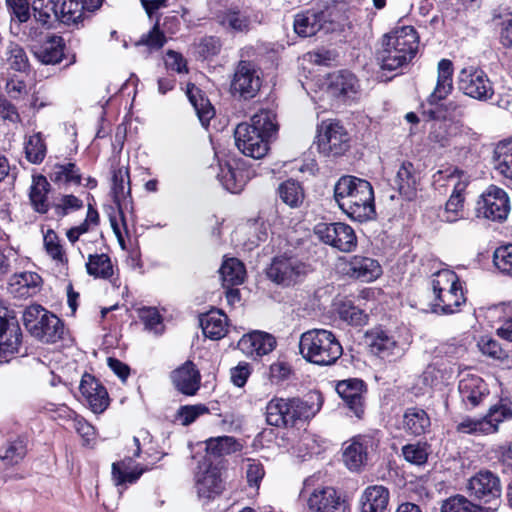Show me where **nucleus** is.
Returning a JSON list of instances; mask_svg holds the SVG:
<instances>
[{
  "label": "nucleus",
  "mask_w": 512,
  "mask_h": 512,
  "mask_svg": "<svg viewBox=\"0 0 512 512\" xmlns=\"http://www.w3.org/2000/svg\"><path fill=\"white\" fill-rule=\"evenodd\" d=\"M334 199L352 220L364 222L375 215L372 185L355 176H342L334 185Z\"/></svg>",
  "instance_id": "nucleus-1"
},
{
  "label": "nucleus",
  "mask_w": 512,
  "mask_h": 512,
  "mask_svg": "<svg viewBox=\"0 0 512 512\" xmlns=\"http://www.w3.org/2000/svg\"><path fill=\"white\" fill-rule=\"evenodd\" d=\"M276 114L261 109L251 117V123H240L234 130L237 148L253 159L263 158L269 151L270 138L277 132Z\"/></svg>",
  "instance_id": "nucleus-2"
},
{
  "label": "nucleus",
  "mask_w": 512,
  "mask_h": 512,
  "mask_svg": "<svg viewBox=\"0 0 512 512\" xmlns=\"http://www.w3.org/2000/svg\"><path fill=\"white\" fill-rule=\"evenodd\" d=\"M419 36L413 26H399L386 33L377 61L382 70L396 71L408 66L415 58Z\"/></svg>",
  "instance_id": "nucleus-3"
},
{
  "label": "nucleus",
  "mask_w": 512,
  "mask_h": 512,
  "mask_svg": "<svg viewBox=\"0 0 512 512\" xmlns=\"http://www.w3.org/2000/svg\"><path fill=\"white\" fill-rule=\"evenodd\" d=\"M322 404L319 394L310 395L307 399L273 397L266 405V421L279 428L294 427L298 422L313 418Z\"/></svg>",
  "instance_id": "nucleus-4"
},
{
  "label": "nucleus",
  "mask_w": 512,
  "mask_h": 512,
  "mask_svg": "<svg viewBox=\"0 0 512 512\" xmlns=\"http://www.w3.org/2000/svg\"><path fill=\"white\" fill-rule=\"evenodd\" d=\"M299 354L318 366H330L342 356L343 348L335 334L326 329H310L299 338Z\"/></svg>",
  "instance_id": "nucleus-5"
},
{
  "label": "nucleus",
  "mask_w": 512,
  "mask_h": 512,
  "mask_svg": "<svg viewBox=\"0 0 512 512\" xmlns=\"http://www.w3.org/2000/svg\"><path fill=\"white\" fill-rule=\"evenodd\" d=\"M432 311L449 315L456 313L465 304L466 298L459 277L454 271L443 269L432 276Z\"/></svg>",
  "instance_id": "nucleus-6"
},
{
  "label": "nucleus",
  "mask_w": 512,
  "mask_h": 512,
  "mask_svg": "<svg viewBox=\"0 0 512 512\" xmlns=\"http://www.w3.org/2000/svg\"><path fill=\"white\" fill-rule=\"evenodd\" d=\"M365 342L373 355L388 362L400 359L407 350L406 343L400 342L393 332L381 327L366 331Z\"/></svg>",
  "instance_id": "nucleus-7"
},
{
  "label": "nucleus",
  "mask_w": 512,
  "mask_h": 512,
  "mask_svg": "<svg viewBox=\"0 0 512 512\" xmlns=\"http://www.w3.org/2000/svg\"><path fill=\"white\" fill-rule=\"evenodd\" d=\"M317 145L325 156H340L350 147V136L339 121L325 120L318 127Z\"/></svg>",
  "instance_id": "nucleus-8"
},
{
  "label": "nucleus",
  "mask_w": 512,
  "mask_h": 512,
  "mask_svg": "<svg viewBox=\"0 0 512 512\" xmlns=\"http://www.w3.org/2000/svg\"><path fill=\"white\" fill-rule=\"evenodd\" d=\"M309 272V266L295 256L281 255L273 258L267 268V277L282 286H291L301 281Z\"/></svg>",
  "instance_id": "nucleus-9"
},
{
  "label": "nucleus",
  "mask_w": 512,
  "mask_h": 512,
  "mask_svg": "<svg viewBox=\"0 0 512 512\" xmlns=\"http://www.w3.org/2000/svg\"><path fill=\"white\" fill-rule=\"evenodd\" d=\"M457 84L464 95L478 101H487L494 95L493 85L489 77L481 68L476 66L462 68L458 73Z\"/></svg>",
  "instance_id": "nucleus-10"
},
{
  "label": "nucleus",
  "mask_w": 512,
  "mask_h": 512,
  "mask_svg": "<svg viewBox=\"0 0 512 512\" xmlns=\"http://www.w3.org/2000/svg\"><path fill=\"white\" fill-rule=\"evenodd\" d=\"M336 13L331 8L308 10L294 18V31L301 37H311L319 31L329 33L336 28Z\"/></svg>",
  "instance_id": "nucleus-11"
},
{
  "label": "nucleus",
  "mask_w": 512,
  "mask_h": 512,
  "mask_svg": "<svg viewBox=\"0 0 512 512\" xmlns=\"http://www.w3.org/2000/svg\"><path fill=\"white\" fill-rule=\"evenodd\" d=\"M261 85V72L257 65L251 61H239L231 82L232 92L244 100H249L258 94Z\"/></svg>",
  "instance_id": "nucleus-12"
},
{
  "label": "nucleus",
  "mask_w": 512,
  "mask_h": 512,
  "mask_svg": "<svg viewBox=\"0 0 512 512\" xmlns=\"http://www.w3.org/2000/svg\"><path fill=\"white\" fill-rule=\"evenodd\" d=\"M470 494L488 507H495V511L500 505V496L502 492L499 477L489 470H481L472 476L468 483Z\"/></svg>",
  "instance_id": "nucleus-13"
},
{
  "label": "nucleus",
  "mask_w": 512,
  "mask_h": 512,
  "mask_svg": "<svg viewBox=\"0 0 512 512\" xmlns=\"http://www.w3.org/2000/svg\"><path fill=\"white\" fill-rule=\"evenodd\" d=\"M314 232L322 242L342 252H350L357 245L354 230L342 222L319 223L315 226Z\"/></svg>",
  "instance_id": "nucleus-14"
},
{
  "label": "nucleus",
  "mask_w": 512,
  "mask_h": 512,
  "mask_svg": "<svg viewBox=\"0 0 512 512\" xmlns=\"http://www.w3.org/2000/svg\"><path fill=\"white\" fill-rule=\"evenodd\" d=\"M510 210L507 193L497 187L490 186L477 202L478 215L493 221L506 219Z\"/></svg>",
  "instance_id": "nucleus-15"
},
{
  "label": "nucleus",
  "mask_w": 512,
  "mask_h": 512,
  "mask_svg": "<svg viewBox=\"0 0 512 512\" xmlns=\"http://www.w3.org/2000/svg\"><path fill=\"white\" fill-rule=\"evenodd\" d=\"M23 348V334L14 318L0 317V358L8 362Z\"/></svg>",
  "instance_id": "nucleus-16"
},
{
  "label": "nucleus",
  "mask_w": 512,
  "mask_h": 512,
  "mask_svg": "<svg viewBox=\"0 0 512 512\" xmlns=\"http://www.w3.org/2000/svg\"><path fill=\"white\" fill-rule=\"evenodd\" d=\"M326 93L335 99L346 101L353 98L359 89L358 80L349 71H337L328 75L325 82Z\"/></svg>",
  "instance_id": "nucleus-17"
},
{
  "label": "nucleus",
  "mask_w": 512,
  "mask_h": 512,
  "mask_svg": "<svg viewBox=\"0 0 512 512\" xmlns=\"http://www.w3.org/2000/svg\"><path fill=\"white\" fill-rule=\"evenodd\" d=\"M311 512H346L347 505L333 487L316 488L307 500Z\"/></svg>",
  "instance_id": "nucleus-18"
},
{
  "label": "nucleus",
  "mask_w": 512,
  "mask_h": 512,
  "mask_svg": "<svg viewBox=\"0 0 512 512\" xmlns=\"http://www.w3.org/2000/svg\"><path fill=\"white\" fill-rule=\"evenodd\" d=\"M336 391L357 418L364 414L366 385L360 379H346L338 382Z\"/></svg>",
  "instance_id": "nucleus-19"
},
{
  "label": "nucleus",
  "mask_w": 512,
  "mask_h": 512,
  "mask_svg": "<svg viewBox=\"0 0 512 512\" xmlns=\"http://www.w3.org/2000/svg\"><path fill=\"white\" fill-rule=\"evenodd\" d=\"M174 388L186 396H194L201 384V374L192 361H186L170 374Z\"/></svg>",
  "instance_id": "nucleus-20"
},
{
  "label": "nucleus",
  "mask_w": 512,
  "mask_h": 512,
  "mask_svg": "<svg viewBox=\"0 0 512 512\" xmlns=\"http://www.w3.org/2000/svg\"><path fill=\"white\" fill-rule=\"evenodd\" d=\"M79 390L94 413H102L108 407V392L93 375L85 373L82 376Z\"/></svg>",
  "instance_id": "nucleus-21"
},
{
  "label": "nucleus",
  "mask_w": 512,
  "mask_h": 512,
  "mask_svg": "<svg viewBox=\"0 0 512 512\" xmlns=\"http://www.w3.org/2000/svg\"><path fill=\"white\" fill-rule=\"evenodd\" d=\"M375 448V442L370 436L354 437L344 448L343 461L352 471H358L368 459V454Z\"/></svg>",
  "instance_id": "nucleus-22"
},
{
  "label": "nucleus",
  "mask_w": 512,
  "mask_h": 512,
  "mask_svg": "<svg viewBox=\"0 0 512 512\" xmlns=\"http://www.w3.org/2000/svg\"><path fill=\"white\" fill-rule=\"evenodd\" d=\"M458 391L463 404L471 409L478 406L489 393L484 380L473 374H467L459 381Z\"/></svg>",
  "instance_id": "nucleus-23"
},
{
  "label": "nucleus",
  "mask_w": 512,
  "mask_h": 512,
  "mask_svg": "<svg viewBox=\"0 0 512 512\" xmlns=\"http://www.w3.org/2000/svg\"><path fill=\"white\" fill-rule=\"evenodd\" d=\"M468 132L469 128L461 120L443 119L432 125L429 139L440 147H446Z\"/></svg>",
  "instance_id": "nucleus-24"
},
{
  "label": "nucleus",
  "mask_w": 512,
  "mask_h": 512,
  "mask_svg": "<svg viewBox=\"0 0 512 512\" xmlns=\"http://www.w3.org/2000/svg\"><path fill=\"white\" fill-rule=\"evenodd\" d=\"M275 344V338L270 334L253 332L239 340L238 348L247 356L256 358L270 353Z\"/></svg>",
  "instance_id": "nucleus-25"
},
{
  "label": "nucleus",
  "mask_w": 512,
  "mask_h": 512,
  "mask_svg": "<svg viewBox=\"0 0 512 512\" xmlns=\"http://www.w3.org/2000/svg\"><path fill=\"white\" fill-rule=\"evenodd\" d=\"M219 23L226 29L237 33H247L254 24L261 23L258 14L238 9H228L219 16Z\"/></svg>",
  "instance_id": "nucleus-26"
},
{
  "label": "nucleus",
  "mask_w": 512,
  "mask_h": 512,
  "mask_svg": "<svg viewBox=\"0 0 512 512\" xmlns=\"http://www.w3.org/2000/svg\"><path fill=\"white\" fill-rule=\"evenodd\" d=\"M64 41L61 36L52 35L33 48L35 58L45 65L60 63L64 57Z\"/></svg>",
  "instance_id": "nucleus-27"
},
{
  "label": "nucleus",
  "mask_w": 512,
  "mask_h": 512,
  "mask_svg": "<svg viewBox=\"0 0 512 512\" xmlns=\"http://www.w3.org/2000/svg\"><path fill=\"white\" fill-rule=\"evenodd\" d=\"M453 63L449 59H441L437 65V83L428 97L430 104L445 99L453 90Z\"/></svg>",
  "instance_id": "nucleus-28"
},
{
  "label": "nucleus",
  "mask_w": 512,
  "mask_h": 512,
  "mask_svg": "<svg viewBox=\"0 0 512 512\" xmlns=\"http://www.w3.org/2000/svg\"><path fill=\"white\" fill-rule=\"evenodd\" d=\"M41 283L42 278L39 274L25 271L11 277L9 290L15 297L28 298L39 292Z\"/></svg>",
  "instance_id": "nucleus-29"
},
{
  "label": "nucleus",
  "mask_w": 512,
  "mask_h": 512,
  "mask_svg": "<svg viewBox=\"0 0 512 512\" xmlns=\"http://www.w3.org/2000/svg\"><path fill=\"white\" fill-rule=\"evenodd\" d=\"M390 493L383 485L368 486L362 493L360 512H388Z\"/></svg>",
  "instance_id": "nucleus-30"
},
{
  "label": "nucleus",
  "mask_w": 512,
  "mask_h": 512,
  "mask_svg": "<svg viewBox=\"0 0 512 512\" xmlns=\"http://www.w3.org/2000/svg\"><path fill=\"white\" fill-rule=\"evenodd\" d=\"M348 266L349 274L362 282H372L382 274L379 262L370 257L355 255Z\"/></svg>",
  "instance_id": "nucleus-31"
},
{
  "label": "nucleus",
  "mask_w": 512,
  "mask_h": 512,
  "mask_svg": "<svg viewBox=\"0 0 512 512\" xmlns=\"http://www.w3.org/2000/svg\"><path fill=\"white\" fill-rule=\"evenodd\" d=\"M63 334V322L56 315L47 312L43 314L32 336L45 343H55Z\"/></svg>",
  "instance_id": "nucleus-32"
},
{
  "label": "nucleus",
  "mask_w": 512,
  "mask_h": 512,
  "mask_svg": "<svg viewBox=\"0 0 512 512\" xmlns=\"http://www.w3.org/2000/svg\"><path fill=\"white\" fill-rule=\"evenodd\" d=\"M196 489L200 498L209 500L219 496L224 489L219 470L210 467L201 473L196 480Z\"/></svg>",
  "instance_id": "nucleus-33"
},
{
  "label": "nucleus",
  "mask_w": 512,
  "mask_h": 512,
  "mask_svg": "<svg viewBox=\"0 0 512 512\" xmlns=\"http://www.w3.org/2000/svg\"><path fill=\"white\" fill-rule=\"evenodd\" d=\"M200 326L205 337L219 340L227 333V316L220 310H211L201 315Z\"/></svg>",
  "instance_id": "nucleus-34"
},
{
  "label": "nucleus",
  "mask_w": 512,
  "mask_h": 512,
  "mask_svg": "<svg viewBox=\"0 0 512 512\" xmlns=\"http://www.w3.org/2000/svg\"><path fill=\"white\" fill-rule=\"evenodd\" d=\"M50 183L43 175H35L32 178V184L29 192V200L33 210L40 214H45L50 208L48 202V193Z\"/></svg>",
  "instance_id": "nucleus-35"
},
{
  "label": "nucleus",
  "mask_w": 512,
  "mask_h": 512,
  "mask_svg": "<svg viewBox=\"0 0 512 512\" xmlns=\"http://www.w3.org/2000/svg\"><path fill=\"white\" fill-rule=\"evenodd\" d=\"M466 184L464 182H457L454 185V190L445 204V208L439 212L438 217L442 222L454 223L462 218V209Z\"/></svg>",
  "instance_id": "nucleus-36"
},
{
  "label": "nucleus",
  "mask_w": 512,
  "mask_h": 512,
  "mask_svg": "<svg viewBox=\"0 0 512 512\" xmlns=\"http://www.w3.org/2000/svg\"><path fill=\"white\" fill-rule=\"evenodd\" d=\"M420 180V173L411 162H403L396 174L395 184L399 192L410 198L414 195Z\"/></svg>",
  "instance_id": "nucleus-37"
},
{
  "label": "nucleus",
  "mask_w": 512,
  "mask_h": 512,
  "mask_svg": "<svg viewBox=\"0 0 512 512\" xmlns=\"http://www.w3.org/2000/svg\"><path fill=\"white\" fill-rule=\"evenodd\" d=\"M404 430L415 436L424 434L430 427V418L425 410L411 407L403 415Z\"/></svg>",
  "instance_id": "nucleus-38"
},
{
  "label": "nucleus",
  "mask_w": 512,
  "mask_h": 512,
  "mask_svg": "<svg viewBox=\"0 0 512 512\" xmlns=\"http://www.w3.org/2000/svg\"><path fill=\"white\" fill-rule=\"evenodd\" d=\"M186 94L202 125H208L215 115L214 108L209 100L203 96L201 90L194 84L187 85Z\"/></svg>",
  "instance_id": "nucleus-39"
},
{
  "label": "nucleus",
  "mask_w": 512,
  "mask_h": 512,
  "mask_svg": "<svg viewBox=\"0 0 512 512\" xmlns=\"http://www.w3.org/2000/svg\"><path fill=\"white\" fill-rule=\"evenodd\" d=\"M493 160L495 170L512 180V139L502 140L496 145Z\"/></svg>",
  "instance_id": "nucleus-40"
},
{
  "label": "nucleus",
  "mask_w": 512,
  "mask_h": 512,
  "mask_svg": "<svg viewBox=\"0 0 512 512\" xmlns=\"http://www.w3.org/2000/svg\"><path fill=\"white\" fill-rule=\"evenodd\" d=\"M132 460L125 459L112 465V478L116 486L135 483L144 473L140 465L131 466Z\"/></svg>",
  "instance_id": "nucleus-41"
},
{
  "label": "nucleus",
  "mask_w": 512,
  "mask_h": 512,
  "mask_svg": "<svg viewBox=\"0 0 512 512\" xmlns=\"http://www.w3.org/2000/svg\"><path fill=\"white\" fill-rule=\"evenodd\" d=\"M220 275L224 287H233L244 282L246 269L237 258H227L220 267Z\"/></svg>",
  "instance_id": "nucleus-42"
},
{
  "label": "nucleus",
  "mask_w": 512,
  "mask_h": 512,
  "mask_svg": "<svg viewBox=\"0 0 512 512\" xmlns=\"http://www.w3.org/2000/svg\"><path fill=\"white\" fill-rule=\"evenodd\" d=\"M277 195L279 199L290 208L300 207L305 199L304 188L300 182L293 179L286 180L279 184Z\"/></svg>",
  "instance_id": "nucleus-43"
},
{
  "label": "nucleus",
  "mask_w": 512,
  "mask_h": 512,
  "mask_svg": "<svg viewBox=\"0 0 512 512\" xmlns=\"http://www.w3.org/2000/svg\"><path fill=\"white\" fill-rule=\"evenodd\" d=\"M87 273L96 279H109L114 274L110 257L105 254H90L86 263Z\"/></svg>",
  "instance_id": "nucleus-44"
},
{
  "label": "nucleus",
  "mask_w": 512,
  "mask_h": 512,
  "mask_svg": "<svg viewBox=\"0 0 512 512\" xmlns=\"http://www.w3.org/2000/svg\"><path fill=\"white\" fill-rule=\"evenodd\" d=\"M217 178L223 187L231 193L241 192L246 183L243 171L234 169L230 164L220 165Z\"/></svg>",
  "instance_id": "nucleus-45"
},
{
  "label": "nucleus",
  "mask_w": 512,
  "mask_h": 512,
  "mask_svg": "<svg viewBox=\"0 0 512 512\" xmlns=\"http://www.w3.org/2000/svg\"><path fill=\"white\" fill-rule=\"evenodd\" d=\"M49 177L55 184H81L80 169L72 162L55 164Z\"/></svg>",
  "instance_id": "nucleus-46"
},
{
  "label": "nucleus",
  "mask_w": 512,
  "mask_h": 512,
  "mask_svg": "<svg viewBox=\"0 0 512 512\" xmlns=\"http://www.w3.org/2000/svg\"><path fill=\"white\" fill-rule=\"evenodd\" d=\"M27 453V443L22 437L7 441L0 448V459L7 465H16L24 459Z\"/></svg>",
  "instance_id": "nucleus-47"
},
{
  "label": "nucleus",
  "mask_w": 512,
  "mask_h": 512,
  "mask_svg": "<svg viewBox=\"0 0 512 512\" xmlns=\"http://www.w3.org/2000/svg\"><path fill=\"white\" fill-rule=\"evenodd\" d=\"M440 512H495V507L473 504L463 495H455L442 502Z\"/></svg>",
  "instance_id": "nucleus-48"
},
{
  "label": "nucleus",
  "mask_w": 512,
  "mask_h": 512,
  "mask_svg": "<svg viewBox=\"0 0 512 512\" xmlns=\"http://www.w3.org/2000/svg\"><path fill=\"white\" fill-rule=\"evenodd\" d=\"M130 177L127 167H119L113 171L112 193L115 203L120 207L121 202L130 195Z\"/></svg>",
  "instance_id": "nucleus-49"
},
{
  "label": "nucleus",
  "mask_w": 512,
  "mask_h": 512,
  "mask_svg": "<svg viewBox=\"0 0 512 512\" xmlns=\"http://www.w3.org/2000/svg\"><path fill=\"white\" fill-rule=\"evenodd\" d=\"M456 432L470 435H487L493 433L494 426L481 418H472L466 416L455 426Z\"/></svg>",
  "instance_id": "nucleus-50"
},
{
  "label": "nucleus",
  "mask_w": 512,
  "mask_h": 512,
  "mask_svg": "<svg viewBox=\"0 0 512 512\" xmlns=\"http://www.w3.org/2000/svg\"><path fill=\"white\" fill-rule=\"evenodd\" d=\"M84 10L86 5L79 0H62L58 20L67 25L78 24L83 18Z\"/></svg>",
  "instance_id": "nucleus-51"
},
{
  "label": "nucleus",
  "mask_w": 512,
  "mask_h": 512,
  "mask_svg": "<svg viewBox=\"0 0 512 512\" xmlns=\"http://www.w3.org/2000/svg\"><path fill=\"white\" fill-rule=\"evenodd\" d=\"M239 449L236 439L231 436H219L206 441V451L214 457L231 454Z\"/></svg>",
  "instance_id": "nucleus-52"
},
{
  "label": "nucleus",
  "mask_w": 512,
  "mask_h": 512,
  "mask_svg": "<svg viewBox=\"0 0 512 512\" xmlns=\"http://www.w3.org/2000/svg\"><path fill=\"white\" fill-rule=\"evenodd\" d=\"M47 148L42 134L37 132L25 142V154L29 162L40 164L46 156Z\"/></svg>",
  "instance_id": "nucleus-53"
},
{
  "label": "nucleus",
  "mask_w": 512,
  "mask_h": 512,
  "mask_svg": "<svg viewBox=\"0 0 512 512\" xmlns=\"http://www.w3.org/2000/svg\"><path fill=\"white\" fill-rule=\"evenodd\" d=\"M6 61L10 68L16 71H26L29 66L28 57L24 49L15 42H10L6 47Z\"/></svg>",
  "instance_id": "nucleus-54"
},
{
  "label": "nucleus",
  "mask_w": 512,
  "mask_h": 512,
  "mask_svg": "<svg viewBox=\"0 0 512 512\" xmlns=\"http://www.w3.org/2000/svg\"><path fill=\"white\" fill-rule=\"evenodd\" d=\"M139 318L144 323L145 329L155 334H161L164 330L162 317L154 307H143L139 309Z\"/></svg>",
  "instance_id": "nucleus-55"
},
{
  "label": "nucleus",
  "mask_w": 512,
  "mask_h": 512,
  "mask_svg": "<svg viewBox=\"0 0 512 512\" xmlns=\"http://www.w3.org/2000/svg\"><path fill=\"white\" fill-rule=\"evenodd\" d=\"M483 419L494 426L493 433L497 432L501 422L512 419V403H499L492 406Z\"/></svg>",
  "instance_id": "nucleus-56"
},
{
  "label": "nucleus",
  "mask_w": 512,
  "mask_h": 512,
  "mask_svg": "<svg viewBox=\"0 0 512 512\" xmlns=\"http://www.w3.org/2000/svg\"><path fill=\"white\" fill-rule=\"evenodd\" d=\"M83 206V201L72 194L63 195L57 202L52 204L57 217H64L71 212L82 209Z\"/></svg>",
  "instance_id": "nucleus-57"
},
{
  "label": "nucleus",
  "mask_w": 512,
  "mask_h": 512,
  "mask_svg": "<svg viewBox=\"0 0 512 512\" xmlns=\"http://www.w3.org/2000/svg\"><path fill=\"white\" fill-rule=\"evenodd\" d=\"M166 43V37L162 31H160L158 24L146 34H143L141 38L135 43L136 46H146L148 51L161 49Z\"/></svg>",
  "instance_id": "nucleus-58"
},
{
  "label": "nucleus",
  "mask_w": 512,
  "mask_h": 512,
  "mask_svg": "<svg viewBox=\"0 0 512 512\" xmlns=\"http://www.w3.org/2000/svg\"><path fill=\"white\" fill-rule=\"evenodd\" d=\"M402 455L407 462L414 465H422L428 459L427 447L421 443L404 445L402 447Z\"/></svg>",
  "instance_id": "nucleus-59"
},
{
  "label": "nucleus",
  "mask_w": 512,
  "mask_h": 512,
  "mask_svg": "<svg viewBox=\"0 0 512 512\" xmlns=\"http://www.w3.org/2000/svg\"><path fill=\"white\" fill-rule=\"evenodd\" d=\"M32 8L34 17L42 24H47L52 16L58 19V11L53 0H34Z\"/></svg>",
  "instance_id": "nucleus-60"
},
{
  "label": "nucleus",
  "mask_w": 512,
  "mask_h": 512,
  "mask_svg": "<svg viewBox=\"0 0 512 512\" xmlns=\"http://www.w3.org/2000/svg\"><path fill=\"white\" fill-rule=\"evenodd\" d=\"M339 315L342 320L355 326L364 325L368 320V315L363 310L350 303L342 304Z\"/></svg>",
  "instance_id": "nucleus-61"
},
{
  "label": "nucleus",
  "mask_w": 512,
  "mask_h": 512,
  "mask_svg": "<svg viewBox=\"0 0 512 512\" xmlns=\"http://www.w3.org/2000/svg\"><path fill=\"white\" fill-rule=\"evenodd\" d=\"M44 247L47 254L58 262H67L62 245L59 242L57 234L53 230H48L44 235Z\"/></svg>",
  "instance_id": "nucleus-62"
},
{
  "label": "nucleus",
  "mask_w": 512,
  "mask_h": 512,
  "mask_svg": "<svg viewBox=\"0 0 512 512\" xmlns=\"http://www.w3.org/2000/svg\"><path fill=\"white\" fill-rule=\"evenodd\" d=\"M493 261L500 271L512 276V244L497 248Z\"/></svg>",
  "instance_id": "nucleus-63"
},
{
  "label": "nucleus",
  "mask_w": 512,
  "mask_h": 512,
  "mask_svg": "<svg viewBox=\"0 0 512 512\" xmlns=\"http://www.w3.org/2000/svg\"><path fill=\"white\" fill-rule=\"evenodd\" d=\"M209 412V409L203 404L184 405L177 412V417L181 424L188 426L192 424L199 416Z\"/></svg>",
  "instance_id": "nucleus-64"
}]
</instances>
